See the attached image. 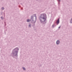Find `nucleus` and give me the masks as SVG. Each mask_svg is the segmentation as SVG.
I'll return each mask as SVG.
<instances>
[{
  "label": "nucleus",
  "mask_w": 72,
  "mask_h": 72,
  "mask_svg": "<svg viewBox=\"0 0 72 72\" xmlns=\"http://www.w3.org/2000/svg\"><path fill=\"white\" fill-rule=\"evenodd\" d=\"M19 50V48L18 47H16L12 50L11 55L14 58H16L18 57Z\"/></svg>",
  "instance_id": "obj_2"
},
{
  "label": "nucleus",
  "mask_w": 72,
  "mask_h": 72,
  "mask_svg": "<svg viewBox=\"0 0 72 72\" xmlns=\"http://www.w3.org/2000/svg\"><path fill=\"white\" fill-rule=\"evenodd\" d=\"M4 23L5 24V21L4 22Z\"/></svg>",
  "instance_id": "obj_17"
},
{
  "label": "nucleus",
  "mask_w": 72,
  "mask_h": 72,
  "mask_svg": "<svg viewBox=\"0 0 72 72\" xmlns=\"http://www.w3.org/2000/svg\"><path fill=\"white\" fill-rule=\"evenodd\" d=\"M36 14H34L32 15V16L31 17V21H34V19H33V17H35V21L32 22V26H35V22H36Z\"/></svg>",
  "instance_id": "obj_3"
},
{
  "label": "nucleus",
  "mask_w": 72,
  "mask_h": 72,
  "mask_svg": "<svg viewBox=\"0 0 72 72\" xmlns=\"http://www.w3.org/2000/svg\"><path fill=\"white\" fill-rule=\"evenodd\" d=\"M60 27H61V26H60V27H58V29H59Z\"/></svg>",
  "instance_id": "obj_13"
},
{
  "label": "nucleus",
  "mask_w": 72,
  "mask_h": 72,
  "mask_svg": "<svg viewBox=\"0 0 72 72\" xmlns=\"http://www.w3.org/2000/svg\"><path fill=\"white\" fill-rule=\"evenodd\" d=\"M1 19H2V20H3V19H4V17H1Z\"/></svg>",
  "instance_id": "obj_9"
},
{
  "label": "nucleus",
  "mask_w": 72,
  "mask_h": 72,
  "mask_svg": "<svg viewBox=\"0 0 72 72\" xmlns=\"http://www.w3.org/2000/svg\"><path fill=\"white\" fill-rule=\"evenodd\" d=\"M22 69L24 70H25L26 69L25 68H24V67H23L22 68Z\"/></svg>",
  "instance_id": "obj_12"
},
{
  "label": "nucleus",
  "mask_w": 72,
  "mask_h": 72,
  "mask_svg": "<svg viewBox=\"0 0 72 72\" xmlns=\"http://www.w3.org/2000/svg\"><path fill=\"white\" fill-rule=\"evenodd\" d=\"M1 9L2 10H3L4 9V7H2L1 8Z\"/></svg>",
  "instance_id": "obj_8"
},
{
  "label": "nucleus",
  "mask_w": 72,
  "mask_h": 72,
  "mask_svg": "<svg viewBox=\"0 0 72 72\" xmlns=\"http://www.w3.org/2000/svg\"><path fill=\"white\" fill-rule=\"evenodd\" d=\"M27 22H30V20H29V19H28L27 20Z\"/></svg>",
  "instance_id": "obj_11"
},
{
  "label": "nucleus",
  "mask_w": 72,
  "mask_h": 72,
  "mask_svg": "<svg viewBox=\"0 0 72 72\" xmlns=\"http://www.w3.org/2000/svg\"><path fill=\"white\" fill-rule=\"evenodd\" d=\"M56 23L57 25L59 23V19H58L57 21H56Z\"/></svg>",
  "instance_id": "obj_5"
},
{
  "label": "nucleus",
  "mask_w": 72,
  "mask_h": 72,
  "mask_svg": "<svg viewBox=\"0 0 72 72\" xmlns=\"http://www.w3.org/2000/svg\"><path fill=\"white\" fill-rule=\"evenodd\" d=\"M54 26H54V25H52V27L53 28H54Z\"/></svg>",
  "instance_id": "obj_14"
},
{
  "label": "nucleus",
  "mask_w": 72,
  "mask_h": 72,
  "mask_svg": "<svg viewBox=\"0 0 72 72\" xmlns=\"http://www.w3.org/2000/svg\"><path fill=\"white\" fill-rule=\"evenodd\" d=\"M70 22L71 23H72V18L70 19Z\"/></svg>",
  "instance_id": "obj_7"
},
{
  "label": "nucleus",
  "mask_w": 72,
  "mask_h": 72,
  "mask_svg": "<svg viewBox=\"0 0 72 72\" xmlns=\"http://www.w3.org/2000/svg\"><path fill=\"white\" fill-rule=\"evenodd\" d=\"M53 25L54 26H55V24H54Z\"/></svg>",
  "instance_id": "obj_15"
},
{
  "label": "nucleus",
  "mask_w": 72,
  "mask_h": 72,
  "mask_svg": "<svg viewBox=\"0 0 72 72\" xmlns=\"http://www.w3.org/2000/svg\"><path fill=\"white\" fill-rule=\"evenodd\" d=\"M46 14H40L39 17V20L40 23L44 26L46 23Z\"/></svg>",
  "instance_id": "obj_1"
},
{
  "label": "nucleus",
  "mask_w": 72,
  "mask_h": 72,
  "mask_svg": "<svg viewBox=\"0 0 72 72\" xmlns=\"http://www.w3.org/2000/svg\"><path fill=\"white\" fill-rule=\"evenodd\" d=\"M28 27L29 28H31V24H30L28 25Z\"/></svg>",
  "instance_id": "obj_6"
},
{
  "label": "nucleus",
  "mask_w": 72,
  "mask_h": 72,
  "mask_svg": "<svg viewBox=\"0 0 72 72\" xmlns=\"http://www.w3.org/2000/svg\"><path fill=\"white\" fill-rule=\"evenodd\" d=\"M4 16H5V13H4Z\"/></svg>",
  "instance_id": "obj_16"
},
{
  "label": "nucleus",
  "mask_w": 72,
  "mask_h": 72,
  "mask_svg": "<svg viewBox=\"0 0 72 72\" xmlns=\"http://www.w3.org/2000/svg\"><path fill=\"white\" fill-rule=\"evenodd\" d=\"M60 43V40H58L56 41V44L57 45H58Z\"/></svg>",
  "instance_id": "obj_4"
},
{
  "label": "nucleus",
  "mask_w": 72,
  "mask_h": 72,
  "mask_svg": "<svg viewBox=\"0 0 72 72\" xmlns=\"http://www.w3.org/2000/svg\"><path fill=\"white\" fill-rule=\"evenodd\" d=\"M5 26H6V24H5Z\"/></svg>",
  "instance_id": "obj_18"
},
{
  "label": "nucleus",
  "mask_w": 72,
  "mask_h": 72,
  "mask_svg": "<svg viewBox=\"0 0 72 72\" xmlns=\"http://www.w3.org/2000/svg\"><path fill=\"white\" fill-rule=\"evenodd\" d=\"M57 1H58V4H59V3H60V0H57Z\"/></svg>",
  "instance_id": "obj_10"
}]
</instances>
